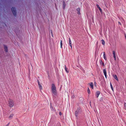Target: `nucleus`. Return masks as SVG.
I'll return each instance as SVG.
<instances>
[{
	"mask_svg": "<svg viewBox=\"0 0 126 126\" xmlns=\"http://www.w3.org/2000/svg\"><path fill=\"white\" fill-rule=\"evenodd\" d=\"M113 56L114 58V60L115 61L116 60V55H115V51H113Z\"/></svg>",
	"mask_w": 126,
	"mask_h": 126,
	"instance_id": "nucleus-5",
	"label": "nucleus"
},
{
	"mask_svg": "<svg viewBox=\"0 0 126 126\" xmlns=\"http://www.w3.org/2000/svg\"><path fill=\"white\" fill-rule=\"evenodd\" d=\"M91 101L90 102V105L91 106Z\"/></svg>",
	"mask_w": 126,
	"mask_h": 126,
	"instance_id": "nucleus-29",
	"label": "nucleus"
},
{
	"mask_svg": "<svg viewBox=\"0 0 126 126\" xmlns=\"http://www.w3.org/2000/svg\"><path fill=\"white\" fill-rule=\"evenodd\" d=\"M69 43L70 46L71 48H72V47L71 44V39L70 38H69Z\"/></svg>",
	"mask_w": 126,
	"mask_h": 126,
	"instance_id": "nucleus-6",
	"label": "nucleus"
},
{
	"mask_svg": "<svg viewBox=\"0 0 126 126\" xmlns=\"http://www.w3.org/2000/svg\"><path fill=\"white\" fill-rule=\"evenodd\" d=\"M100 63H102V65H103V66H104V63H103V62L102 61V60H100Z\"/></svg>",
	"mask_w": 126,
	"mask_h": 126,
	"instance_id": "nucleus-21",
	"label": "nucleus"
},
{
	"mask_svg": "<svg viewBox=\"0 0 126 126\" xmlns=\"http://www.w3.org/2000/svg\"><path fill=\"white\" fill-rule=\"evenodd\" d=\"M13 116L14 115L13 114H11L9 117V118L10 119H12V118Z\"/></svg>",
	"mask_w": 126,
	"mask_h": 126,
	"instance_id": "nucleus-13",
	"label": "nucleus"
},
{
	"mask_svg": "<svg viewBox=\"0 0 126 126\" xmlns=\"http://www.w3.org/2000/svg\"><path fill=\"white\" fill-rule=\"evenodd\" d=\"M9 106L10 107H12L14 105V102L12 99H9L8 101Z\"/></svg>",
	"mask_w": 126,
	"mask_h": 126,
	"instance_id": "nucleus-1",
	"label": "nucleus"
},
{
	"mask_svg": "<svg viewBox=\"0 0 126 126\" xmlns=\"http://www.w3.org/2000/svg\"><path fill=\"white\" fill-rule=\"evenodd\" d=\"M51 34H52V31L51 30Z\"/></svg>",
	"mask_w": 126,
	"mask_h": 126,
	"instance_id": "nucleus-30",
	"label": "nucleus"
},
{
	"mask_svg": "<svg viewBox=\"0 0 126 126\" xmlns=\"http://www.w3.org/2000/svg\"><path fill=\"white\" fill-rule=\"evenodd\" d=\"M52 91L53 94V96H55V95H57V92L56 90H52Z\"/></svg>",
	"mask_w": 126,
	"mask_h": 126,
	"instance_id": "nucleus-3",
	"label": "nucleus"
},
{
	"mask_svg": "<svg viewBox=\"0 0 126 126\" xmlns=\"http://www.w3.org/2000/svg\"><path fill=\"white\" fill-rule=\"evenodd\" d=\"M65 6V4L64 1H63V8L64 9Z\"/></svg>",
	"mask_w": 126,
	"mask_h": 126,
	"instance_id": "nucleus-14",
	"label": "nucleus"
},
{
	"mask_svg": "<svg viewBox=\"0 0 126 126\" xmlns=\"http://www.w3.org/2000/svg\"><path fill=\"white\" fill-rule=\"evenodd\" d=\"M79 112V110H78L76 111H75V115L76 116L77 115V114Z\"/></svg>",
	"mask_w": 126,
	"mask_h": 126,
	"instance_id": "nucleus-12",
	"label": "nucleus"
},
{
	"mask_svg": "<svg viewBox=\"0 0 126 126\" xmlns=\"http://www.w3.org/2000/svg\"><path fill=\"white\" fill-rule=\"evenodd\" d=\"M118 23L119 24H120V25H121V24L120 22H118Z\"/></svg>",
	"mask_w": 126,
	"mask_h": 126,
	"instance_id": "nucleus-27",
	"label": "nucleus"
},
{
	"mask_svg": "<svg viewBox=\"0 0 126 126\" xmlns=\"http://www.w3.org/2000/svg\"><path fill=\"white\" fill-rule=\"evenodd\" d=\"M12 12L15 16H16V9L14 7H12Z\"/></svg>",
	"mask_w": 126,
	"mask_h": 126,
	"instance_id": "nucleus-2",
	"label": "nucleus"
},
{
	"mask_svg": "<svg viewBox=\"0 0 126 126\" xmlns=\"http://www.w3.org/2000/svg\"><path fill=\"white\" fill-rule=\"evenodd\" d=\"M110 87H111V89L112 90V91H113V87L112 86V84H111V83H110Z\"/></svg>",
	"mask_w": 126,
	"mask_h": 126,
	"instance_id": "nucleus-20",
	"label": "nucleus"
},
{
	"mask_svg": "<svg viewBox=\"0 0 126 126\" xmlns=\"http://www.w3.org/2000/svg\"><path fill=\"white\" fill-rule=\"evenodd\" d=\"M90 86H91V88L93 89V82H91L90 83H89Z\"/></svg>",
	"mask_w": 126,
	"mask_h": 126,
	"instance_id": "nucleus-15",
	"label": "nucleus"
},
{
	"mask_svg": "<svg viewBox=\"0 0 126 126\" xmlns=\"http://www.w3.org/2000/svg\"><path fill=\"white\" fill-rule=\"evenodd\" d=\"M38 85H39V88L40 90H40L42 89V87L40 84H39Z\"/></svg>",
	"mask_w": 126,
	"mask_h": 126,
	"instance_id": "nucleus-17",
	"label": "nucleus"
},
{
	"mask_svg": "<svg viewBox=\"0 0 126 126\" xmlns=\"http://www.w3.org/2000/svg\"><path fill=\"white\" fill-rule=\"evenodd\" d=\"M60 45L61 48H62L63 44L62 43V41L61 40V41Z\"/></svg>",
	"mask_w": 126,
	"mask_h": 126,
	"instance_id": "nucleus-23",
	"label": "nucleus"
},
{
	"mask_svg": "<svg viewBox=\"0 0 126 126\" xmlns=\"http://www.w3.org/2000/svg\"><path fill=\"white\" fill-rule=\"evenodd\" d=\"M94 84H96V82H95L94 83Z\"/></svg>",
	"mask_w": 126,
	"mask_h": 126,
	"instance_id": "nucleus-32",
	"label": "nucleus"
},
{
	"mask_svg": "<svg viewBox=\"0 0 126 126\" xmlns=\"http://www.w3.org/2000/svg\"><path fill=\"white\" fill-rule=\"evenodd\" d=\"M38 84H40L38 80Z\"/></svg>",
	"mask_w": 126,
	"mask_h": 126,
	"instance_id": "nucleus-28",
	"label": "nucleus"
},
{
	"mask_svg": "<svg viewBox=\"0 0 126 126\" xmlns=\"http://www.w3.org/2000/svg\"><path fill=\"white\" fill-rule=\"evenodd\" d=\"M103 72L104 73V75H105L106 78H107V74L106 72V70L105 69H104L103 70Z\"/></svg>",
	"mask_w": 126,
	"mask_h": 126,
	"instance_id": "nucleus-7",
	"label": "nucleus"
},
{
	"mask_svg": "<svg viewBox=\"0 0 126 126\" xmlns=\"http://www.w3.org/2000/svg\"><path fill=\"white\" fill-rule=\"evenodd\" d=\"M124 105H125V109L126 110V103H124Z\"/></svg>",
	"mask_w": 126,
	"mask_h": 126,
	"instance_id": "nucleus-25",
	"label": "nucleus"
},
{
	"mask_svg": "<svg viewBox=\"0 0 126 126\" xmlns=\"http://www.w3.org/2000/svg\"><path fill=\"white\" fill-rule=\"evenodd\" d=\"M51 88V90H56V87L54 84L53 83L52 84Z\"/></svg>",
	"mask_w": 126,
	"mask_h": 126,
	"instance_id": "nucleus-4",
	"label": "nucleus"
},
{
	"mask_svg": "<svg viewBox=\"0 0 126 126\" xmlns=\"http://www.w3.org/2000/svg\"><path fill=\"white\" fill-rule=\"evenodd\" d=\"M100 92L99 91H98L96 92V96L97 97H98L99 95L100 94Z\"/></svg>",
	"mask_w": 126,
	"mask_h": 126,
	"instance_id": "nucleus-11",
	"label": "nucleus"
},
{
	"mask_svg": "<svg viewBox=\"0 0 126 126\" xmlns=\"http://www.w3.org/2000/svg\"><path fill=\"white\" fill-rule=\"evenodd\" d=\"M101 41L102 42V43L103 45H104L105 44V42L104 40H101Z\"/></svg>",
	"mask_w": 126,
	"mask_h": 126,
	"instance_id": "nucleus-19",
	"label": "nucleus"
},
{
	"mask_svg": "<svg viewBox=\"0 0 126 126\" xmlns=\"http://www.w3.org/2000/svg\"><path fill=\"white\" fill-rule=\"evenodd\" d=\"M4 48L5 51L7 52L8 51L7 47L6 46L4 45Z\"/></svg>",
	"mask_w": 126,
	"mask_h": 126,
	"instance_id": "nucleus-9",
	"label": "nucleus"
},
{
	"mask_svg": "<svg viewBox=\"0 0 126 126\" xmlns=\"http://www.w3.org/2000/svg\"><path fill=\"white\" fill-rule=\"evenodd\" d=\"M103 53H104V55H103V56H104V58L106 60V59H107V58H106V56L105 55V52H103Z\"/></svg>",
	"mask_w": 126,
	"mask_h": 126,
	"instance_id": "nucleus-18",
	"label": "nucleus"
},
{
	"mask_svg": "<svg viewBox=\"0 0 126 126\" xmlns=\"http://www.w3.org/2000/svg\"><path fill=\"white\" fill-rule=\"evenodd\" d=\"M88 92L89 94L90 93V90L89 88H88Z\"/></svg>",
	"mask_w": 126,
	"mask_h": 126,
	"instance_id": "nucleus-22",
	"label": "nucleus"
},
{
	"mask_svg": "<svg viewBox=\"0 0 126 126\" xmlns=\"http://www.w3.org/2000/svg\"><path fill=\"white\" fill-rule=\"evenodd\" d=\"M96 6L97 7V8L99 9L100 12H102V9H101V8L99 6V5L98 4H96Z\"/></svg>",
	"mask_w": 126,
	"mask_h": 126,
	"instance_id": "nucleus-8",
	"label": "nucleus"
},
{
	"mask_svg": "<svg viewBox=\"0 0 126 126\" xmlns=\"http://www.w3.org/2000/svg\"><path fill=\"white\" fill-rule=\"evenodd\" d=\"M52 34V36L53 37V34Z\"/></svg>",
	"mask_w": 126,
	"mask_h": 126,
	"instance_id": "nucleus-31",
	"label": "nucleus"
},
{
	"mask_svg": "<svg viewBox=\"0 0 126 126\" xmlns=\"http://www.w3.org/2000/svg\"><path fill=\"white\" fill-rule=\"evenodd\" d=\"M113 77L114 78L117 80L118 81V78L117 77V76H116V75H113Z\"/></svg>",
	"mask_w": 126,
	"mask_h": 126,
	"instance_id": "nucleus-16",
	"label": "nucleus"
},
{
	"mask_svg": "<svg viewBox=\"0 0 126 126\" xmlns=\"http://www.w3.org/2000/svg\"><path fill=\"white\" fill-rule=\"evenodd\" d=\"M77 11L78 12H77L78 14L79 15L80 14V8H77Z\"/></svg>",
	"mask_w": 126,
	"mask_h": 126,
	"instance_id": "nucleus-10",
	"label": "nucleus"
},
{
	"mask_svg": "<svg viewBox=\"0 0 126 126\" xmlns=\"http://www.w3.org/2000/svg\"><path fill=\"white\" fill-rule=\"evenodd\" d=\"M65 70L68 73L69 72V71H67L66 69V66L65 65Z\"/></svg>",
	"mask_w": 126,
	"mask_h": 126,
	"instance_id": "nucleus-24",
	"label": "nucleus"
},
{
	"mask_svg": "<svg viewBox=\"0 0 126 126\" xmlns=\"http://www.w3.org/2000/svg\"><path fill=\"white\" fill-rule=\"evenodd\" d=\"M59 114L60 115V116L62 115V113H61V112H59Z\"/></svg>",
	"mask_w": 126,
	"mask_h": 126,
	"instance_id": "nucleus-26",
	"label": "nucleus"
}]
</instances>
